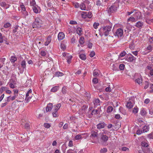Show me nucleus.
Here are the masks:
<instances>
[{
    "label": "nucleus",
    "instance_id": "1",
    "mask_svg": "<svg viewBox=\"0 0 153 153\" xmlns=\"http://www.w3.org/2000/svg\"><path fill=\"white\" fill-rule=\"evenodd\" d=\"M112 26V24L110 23L109 25L102 27V30L105 36H107L108 35L111 31Z\"/></svg>",
    "mask_w": 153,
    "mask_h": 153
},
{
    "label": "nucleus",
    "instance_id": "2",
    "mask_svg": "<svg viewBox=\"0 0 153 153\" xmlns=\"http://www.w3.org/2000/svg\"><path fill=\"white\" fill-rule=\"evenodd\" d=\"M33 28H37L41 27V24L40 22V19L38 18L35 19V22L32 25Z\"/></svg>",
    "mask_w": 153,
    "mask_h": 153
},
{
    "label": "nucleus",
    "instance_id": "3",
    "mask_svg": "<svg viewBox=\"0 0 153 153\" xmlns=\"http://www.w3.org/2000/svg\"><path fill=\"white\" fill-rule=\"evenodd\" d=\"M117 10V7L115 4H112L108 10V12L109 14L115 12Z\"/></svg>",
    "mask_w": 153,
    "mask_h": 153
},
{
    "label": "nucleus",
    "instance_id": "4",
    "mask_svg": "<svg viewBox=\"0 0 153 153\" xmlns=\"http://www.w3.org/2000/svg\"><path fill=\"white\" fill-rule=\"evenodd\" d=\"M82 17L84 18H91L92 16V14L90 12H84L83 11L82 13Z\"/></svg>",
    "mask_w": 153,
    "mask_h": 153
},
{
    "label": "nucleus",
    "instance_id": "5",
    "mask_svg": "<svg viewBox=\"0 0 153 153\" xmlns=\"http://www.w3.org/2000/svg\"><path fill=\"white\" fill-rule=\"evenodd\" d=\"M123 30L121 28L117 29L114 34L115 36H117L118 37H121L123 36Z\"/></svg>",
    "mask_w": 153,
    "mask_h": 153
},
{
    "label": "nucleus",
    "instance_id": "6",
    "mask_svg": "<svg viewBox=\"0 0 153 153\" xmlns=\"http://www.w3.org/2000/svg\"><path fill=\"white\" fill-rule=\"evenodd\" d=\"M136 58H135L131 54L129 53L127 56H126V59L129 62H132L135 60Z\"/></svg>",
    "mask_w": 153,
    "mask_h": 153
},
{
    "label": "nucleus",
    "instance_id": "7",
    "mask_svg": "<svg viewBox=\"0 0 153 153\" xmlns=\"http://www.w3.org/2000/svg\"><path fill=\"white\" fill-rule=\"evenodd\" d=\"M80 7L81 9L82 10H88L91 9V7L89 6L87 7L86 6V4L83 3L81 4Z\"/></svg>",
    "mask_w": 153,
    "mask_h": 153
},
{
    "label": "nucleus",
    "instance_id": "8",
    "mask_svg": "<svg viewBox=\"0 0 153 153\" xmlns=\"http://www.w3.org/2000/svg\"><path fill=\"white\" fill-rule=\"evenodd\" d=\"M100 140L102 142L105 143L108 140V137L105 135L102 134L101 135Z\"/></svg>",
    "mask_w": 153,
    "mask_h": 153
},
{
    "label": "nucleus",
    "instance_id": "9",
    "mask_svg": "<svg viewBox=\"0 0 153 153\" xmlns=\"http://www.w3.org/2000/svg\"><path fill=\"white\" fill-rule=\"evenodd\" d=\"M61 105V103H58L57 105H54V109L53 111H54V112H56L59 110V109L60 108Z\"/></svg>",
    "mask_w": 153,
    "mask_h": 153
},
{
    "label": "nucleus",
    "instance_id": "10",
    "mask_svg": "<svg viewBox=\"0 0 153 153\" xmlns=\"http://www.w3.org/2000/svg\"><path fill=\"white\" fill-rule=\"evenodd\" d=\"M142 77L140 75H139V77L135 80L136 82L138 84L140 85V84H142Z\"/></svg>",
    "mask_w": 153,
    "mask_h": 153
},
{
    "label": "nucleus",
    "instance_id": "11",
    "mask_svg": "<svg viewBox=\"0 0 153 153\" xmlns=\"http://www.w3.org/2000/svg\"><path fill=\"white\" fill-rule=\"evenodd\" d=\"M53 107L52 103H49L47 105L46 108V111L47 112L50 111H51Z\"/></svg>",
    "mask_w": 153,
    "mask_h": 153
},
{
    "label": "nucleus",
    "instance_id": "12",
    "mask_svg": "<svg viewBox=\"0 0 153 153\" xmlns=\"http://www.w3.org/2000/svg\"><path fill=\"white\" fill-rule=\"evenodd\" d=\"M143 25V22L140 21H138L137 22L135 25L136 27L139 28H141L142 27Z\"/></svg>",
    "mask_w": 153,
    "mask_h": 153
},
{
    "label": "nucleus",
    "instance_id": "13",
    "mask_svg": "<svg viewBox=\"0 0 153 153\" xmlns=\"http://www.w3.org/2000/svg\"><path fill=\"white\" fill-rule=\"evenodd\" d=\"M58 37L59 40H62L64 38L65 35L63 33L60 32L58 35Z\"/></svg>",
    "mask_w": 153,
    "mask_h": 153
},
{
    "label": "nucleus",
    "instance_id": "14",
    "mask_svg": "<svg viewBox=\"0 0 153 153\" xmlns=\"http://www.w3.org/2000/svg\"><path fill=\"white\" fill-rule=\"evenodd\" d=\"M33 9L34 13H38L40 12V9L36 7V6H34L33 7Z\"/></svg>",
    "mask_w": 153,
    "mask_h": 153
},
{
    "label": "nucleus",
    "instance_id": "15",
    "mask_svg": "<svg viewBox=\"0 0 153 153\" xmlns=\"http://www.w3.org/2000/svg\"><path fill=\"white\" fill-rule=\"evenodd\" d=\"M0 6L1 7H4L6 9L9 7V5L8 4H7L4 2H2L0 3Z\"/></svg>",
    "mask_w": 153,
    "mask_h": 153
},
{
    "label": "nucleus",
    "instance_id": "16",
    "mask_svg": "<svg viewBox=\"0 0 153 153\" xmlns=\"http://www.w3.org/2000/svg\"><path fill=\"white\" fill-rule=\"evenodd\" d=\"M51 40V36H48L47 38V41L45 43V45L46 46L48 45L49 43H50Z\"/></svg>",
    "mask_w": 153,
    "mask_h": 153
},
{
    "label": "nucleus",
    "instance_id": "17",
    "mask_svg": "<svg viewBox=\"0 0 153 153\" xmlns=\"http://www.w3.org/2000/svg\"><path fill=\"white\" fill-rule=\"evenodd\" d=\"M59 88V86H55L51 89V91L52 92H55L57 91V90Z\"/></svg>",
    "mask_w": 153,
    "mask_h": 153
},
{
    "label": "nucleus",
    "instance_id": "18",
    "mask_svg": "<svg viewBox=\"0 0 153 153\" xmlns=\"http://www.w3.org/2000/svg\"><path fill=\"white\" fill-rule=\"evenodd\" d=\"M105 125L104 123H99L97 126V128L99 129L102 128H103Z\"/></svg>",
    "mask_w": 153,
    "mask_h": 153
},
{
    "label": "nucleus",
    "instance_id": "19",
    "mask_svg": "<svg viewBox=\"0 0 153 153\" xmlns=\"http://www.w3.org/2000/svg\"><path fill=\"white\" fill-rule=\"evenodd\" d=\"M98 136V134L96 132L94 131H92L91 133V134L90 136V137H97Z\"/></svg>",
    "mask_w": 153,
    "mask_h": 153
},
{
    "label": "nucleus",
    "instance_id": "20",
    "mask_svg": "<svg viewBox=\"0 0 153 153\" xmlns=\"http://www.w3.org/2000/svg\"><path fill=\"white\" fill-rule=\"evenodd\" d=\"M126 106L128 108L130 109L132 108L133 105L131 102H128L126 103Z\"/></svg>",
    "mask_w": 153,
    "mask_h": 153
},
{
    "label": "nucleus",
    "instance_id": "21",
    "mask_svg": "<svg viewBox=\"0 0 153 153\" xmlns=\"http://www.w3.org/2000/svg\"><path fill=\"white\" fill-rule=\"evenodd\" d=\"M140 114L142 116H144L146 115V112L144 108H142L141 109Z\"/></svg>",
    "mask_w": 153,
    "mask_h": 153
},
{
    "label": "nucleus",
    "instance_id": "22",
    "mask_svg": "<svg viewBox=\"0 0 153 153\" xmlns=\"http://www.w3.org/2000/svg\"><path fill=\"white\" fill-rule=\"evenodd\" d=\"M149 129V127L148 126H145L143 128V132H147Z\"/></svg>",
    "mask_w": 153,
    "mask_h": 153
},
{
    "label": "nucleus",
    "instance_id": "23",
    "mask_svg": "<svg viewBox=\"0 0 153 153\" xmlns=\"http://www.w3.org/2000/svg\"><path fill=\"white\" fill-rule=\"evenodd\" d=\"M52 0H48L47 1V4L49 7H53Z\"/></svg>",
    "mask_w": 153,
    "mask_h": 153
},
{
    "label": "nucleus",
    "instance_id": "24",
    "mask_svg": "<svg viewBox=\"0 0 153 153\" xmlns=\"http://www.w3.org/2000/svg\"><path fill=\"white\" fill-rule=\"evenodd\" d=\"M76 31L77 33L80 36L82 34L81 32H82V30L81 28L79 27L77 28Z\"/></svg>",
    "mask_w": 153,
    "mask_h": 153
},
{
    "label": "nucleus",
    "instance_id": "25",
    "mask_svg": "<svg viewBox=\"0 0 153 153\" xmlns=\"http://www.w3.org/2000/svg\"><path fill=\"white\" fill-rule=\"evenodd\" d=\"M63 75V74L62 72H56L55 73V75L56 76L59 77L62 76Z\"/></svg>",
    "mask_w": 153,
    "mask_h": 153
},
{
    "label": "nucleus",
    "instance_id": "26",
    "mask_svg": "<svg viewBox=\"0 0 153 153\" xmlns=\"http://www.w3.org/2000/svg\"><path fill=\"white\" fill-rule=\"evenodd\" d=\"M113 110L112 107L109 106H108L107 109V112L108 113L111 112Z\"/></svg>",
    "mask_w": 153,
    "mask_h": 153
},
{
    "label": "nucleus",
    "instance_id": "27",
    "mask_svg": "<svg viewBox=\"0 0 153 153\" xmlns=\"http://www.w3.org/2000/svg\"><path fill=\"white\" fill-rule=\"evenodd\" d=\"M100 102V100L98 99H97L94 100L93 102L95 105H97L99 104Z\"/></svg>",
    "mask_w": 153,
    "mask_h": 153
},
{
    "label": "nucleus",
    "instance_id": "28",
    "mask_svg": "<svg viewBox=\"0 0 153 153\" xmlns=\"http://www.w3.org/2000/svg\"><path fill=\"white\" fill-rule=\"evenodd\" d=\"M83 134H78L76 135L74 138L76 140H79L82 139V136L81 135H82Z\"/></svg>",
    "mask_w": 153,
    "mask_h": 153
},
{
    "label": "nucleus",
    "instance_id": "29",
    "mask_svg": "<svg viewBox=\"0 0 153 153\" xmlns=\"http://www.w3.org/2000/svg\"><path fill=\"white\" fill-rule=\"evenodd\" d=\"M67 91V88L66 87H63L62 88V92L64 94H65L66 93Z\"/></svg>",
    "mask_w": 153,
    "mask_h": 153
},
{
    "label": "nucleus",
    "instance_id": "30",
    "mask_svg": "<svg viewBox=\"0 0 153 153\" xmlns=\"http://www.w3.org/2000/svg\"><path fill=\"white\" fill-rule=\"evenodd\" d=\"M17 59V58L16 56H12L11 57L10 60L11 62H14L16 61Z\"/></svg>",
    "mask_w": 153,
    "mask_h": 153
},
{
    "label": "nucleus",
    "instance_id": "31",
    "mask_svg": "<svg viewBox=\"0 0 153 153\" xmlns=\"http://www.w3.org/2000/svg\"><path fill=\"white\" fill-rule=\"evenodd\" d=\"M79 58L85 60L86 59V56L83 54H81L79 55Z\"/></svg>",
    "mask_w": 153,
    "mask_h": 153
},
{
    "label": "nucleus",
    "instance_id": "32",
    "mask_svg": "<svg viewBox=\"0 0 153 153\" xmlns=\"http://www.w3.org/2000/svg\"><path fill=\"white\" fill-rule=\"evenodd\" d=\"M22 67L23 68H25L26 67V62L25 60H23L21 62V64Z\"/></svg>",
    "mask_w": 153,
    "mask_h": 153
},
{
    "label": "nucleus",
    "instance_id": "33",
    "mask_svg": "<svg viewBox=\"0 0 153 153\" xmlns=\"http://www.w3.org/2000/svg\"><path fill=\"white\" fill-rule=\"evenodd\" d=\"M138 111V108L137 107H135L132 110V112L134 114L137 113Z\"/></svg>",
    "mask_w": 153,
    "mask_h": 153
},
{
    "label": "nucleus",
    "instance_id": "34",
    "mask_svg": "<svg viewBox=\"0 0 153 153\" xmlns=\"http://www.w3.org/2000/svg\"><path fill=\"white\" fill-rule=\"evenodd\" d=\"M93 75L95 77H97L99 76V74L97 70H94L93 72Z\"/></svg>",
    "mask_w": 153,
    "mask_h": 153
},
{
    "label": "nucleus",
    "instance_id": "35",
    "mask_svg": "<svg viewBox=\"0 0 153 153\" xmlns=\"http://www.w3.org/2000/svg\"><path fill=\"white\" fill-rule=\"evenodd\" d=\"M30 94L28 92L27 93L26 95V98L25 99V101H26V103H27L29 102V96Z\"/></svg>",
    "mask_w": 153,
    "mask_h": 153
},
{
    "label": "nucleus",
    "instance_id": "36",
    "mask_svg": "<svg viewBox=\"0 0 153 153\" xmlns=\"http://www.w3.org/2000/svg\"><path fill=\"white\" fill-rule=\"evenodd\" d=\"M19 27V26L18 25H16L14 27V29L13 30V32L14 33H15L17 31V30L18 29V28Z\"/></svg>",
    "mask_w": 153,
    "mask_h": 153
},
{
    "label": "nucleus",
    "instance_id": "37",
    "mask_svg": "<svg viewBox=\"0 0 153 153\" xmlns=\"http://www.w3.org/2000/svg\"><path fill=\"white\" fill-rule=\"evenodd\" d=\"M107 149L106 148L101 149L100 152V153H105L107 152Z\"/></svg>",
    "mask_w": 153,
    "mask_h": 153
},
{
    "label": "nucleus",
    "instance_id": "38",
    "mask_svg": "<svg viewBox=\"0 0 153 153\" xmlns=\"http://www.w3.org/2000/svg\"><path fill=\"white\" fill-rule=\"evenodd\" d=\"M11 25L10 23L7 22L4 24V27L5 28H7L10 27Z\"/></svg>",
    "mask_w": 153,
    "mask_h": 153
},
{
    "label": "nucleus",
    "instance_id": "39",
    "mask_svg": "<svg viewBox=\"0 0 153 153\" xmlns=\"http://www.w3.org/2000/svg\"><path fill=\"white\" fill-rule=\"evenodd\" d=\"M141 145L143 147H147L149 146L148 144L144 141L142 142Z\"/></svg>",
    "mask_w": 153,
    "mask_h": 153
},
{
    "label": "nucleus",
    "instance_id": "40",
    "mask_svg": "<svg viewBox=\"0 0 153 153\" xmlns=\"http://www.w3.org/2000/svg\"><path fill=\"white\" fill-rule=\"evenodd\" d=\"M84 39L83 37H81L79 40V42L80 44H83L84 43Z\"/></svg>",
    "mask_w": 153,
    "mask_h": 153
},
{
    "label": "nucleus",
    "instance_id": "41",
    "mask_svg": "<svg viewBox=\"0 0 153 153\" xmlns=\"http://www.w3.org/2000/svg\"><path fill=\"white\" fill-rule=\"evenodd\" d=\"M30 4L32 6H34L36 4V2L35 0H30Z\"/></svg>",
    "mask_w": 153,
    "mask_h": 153
},
{
    "label": "nucleus",
    "instance_id": "42",
    "mask_svg": "<svg viewBox=\"0 0 153 153\" xmlns=\"http://www.w3.org/2000/svg\"><path fill=\"white\" fill-rule=\"evenodd\" d=\"M98 113V111L97 109H94L92 111L91 114L92 115Z\"/></svg>",
    "mask_w": 153,
    "mask_h": 153
},
{
    "label": "nucleus",
    "instance_id": "43",
    "mask_svg": "<svg viewBox=\"0 0 153 153\" xmlns=\"http://www.w3.org/2000/svg\"><path fill=\"white\" fill-rule=\"evenodd\" d=\"M72 58V56H70L67 57V62L68 64H70L71 62Z\"/></svg>",
    "mask_w": 153,
    "mask_h": 153
},
{
    "label": "nucleus",
    "instance_id": "44",
    "mask_svg": "<svg viewBox=\"0 0 153 153\" xmlns=\"http://www.w3.org/2000/svg\"><path fill=\"white\" fill-rule=\"evenodd\" d=\"M147 69L149 70L150 71H151L153 69V64L147 66Z\"/></svg>",
    "mask_w": 153,
    "mask_h": 153
},
{
    "label": "nucleus",
    "instance_id": "45",
    "mask_svg": "<svg viewBox=\"0 0 153 153\" xmlns=\"http://www.w3.org/2000/svg\"><path fill=\"white\" fill-rule=\"evenodd\" d=\"M125 65L123 64H121L119 65V68L121 70H123L125 67Z\"/></svg>",
    "mask_w": 153,
    "mask_h": 153
},
{
    "label": "nucleus",
    "instance_id": "46",
    "mask_svg": "<svg viewBox=\"0 0 153 153\" xmlns=\"http://www.w3.org/2000/svg\"><path fill=\"white\" fill-rule=\"evenodd\" d=\"M99 25V24L98 23L95 22L93 24V27L94 28L96 29L97 28L98 26Z\"/></svg>",
    "mask_w": 153,
    "mask_h": 153
},
{
    "label": "nucleus",
    "instance_id": "47",
    "mask_svg": "<svg viewBox=\"0 0 153 153\" xmlns=\"http://www.w3.org/2000/svg\"><path fill=\"white\" fill-rule=\"evenodd\" d=\"M52 115L53 117H57L58 116V113L56 112H54V111H53Z\"/></svg>",
    "mask_w": 153,
    "mask_h": 153
},
{
    "label": "nucleus",
    "instance_id": "48",
    "mask_svg": "<svg viewBox=\"0 0 153 153\" xmlns=\"http://www.w3.org/2000/svg\"><path fill=\"white\" fill-rule=\"evenodd\" d=\"M126 54V51H125L121 52L120 55V56L121 57H123Z\"/></svg>",
    "mask_w": 153,
    "mask_h": 153
},
{
    "label": "nucleus",
    "instance_id": "49",
    "mask_svg": "<svg viewBox=\"0 0 153 153\" xmlns=\"http://www.w3.org/2000/svg\"><path fill=\"white\" fill-rule=\"evenodd\" d=\"M44 126L45 127L47 128H49L51 126L50 124L48 123H45L44 124Z\"/></svg>",
    "mask_w": 153,
    "mask_h": 153
},
{
    "label": "nucleus",
    "instance_id": "50",
    "mask_svg": "<svg viewBox=\"0 0 153 153\" xmlns=\"http://www.w3.org/2000/svg\"><path fill=\"white\" fill-rule=\"evenodd\" d=\"M40 55L42 56H45L46 55V53L44 51H42L40 53Z\"/></svg>",
    "mask_w": 153,
    "mask_h": 153
},
{
    "label": "nucleus",
    "instance_id": "51",
    "mask_svg": "<svg viewBox=\"0 0 153 153\" xmlns=\"http://www.w3.org/2000/svg\"><path fill=\"white\" fill-rule=\"evenodd\" d=\"M98 79L97 78H95L93 80V82L94 83L96 84L98 82Z\"/></svg>",
    "mask_w": 153,
    "mask_h": 153
},
{
    "label": "nucleus",
    "instance_id": "52",
    "mask_svg": "<svg viewBox=\"0 0 153 153\" xmlns=\"http://www.w3.org/2000/svg\"><path fill=\"white\" fill-rule=\"evenodd\" d=\"M148 137L149 139H153V133H151L149 134Z\"/></svg>",
    "mask_w": 153,
    "mask_h": 153
},
{
    "label": "nucleus",
    "instance_id": "53",
    "mask_svg": "<svg viewBox=\"0 0 153 153\" xmlns=\"http://www.w3.org/2000/svg\"><path fill=\"white\" fill-rule=\"evenodd\" d=\"M13 91L14 93V95L17 96L18 95V93L19 91L17 89H14L13 90Z\"/></svg>",
    "mask_w": 153,
    "mask_h": 153
},
{
    "label": "nucleus",
    "instance_id": "54",
    "mask_svg": "<svg viewBox=\"0 0 153 153\" xmlns=\"http://www.w3.org/2000/svg\"><path fill=\"white\" fill-rule=\"evenodd\" d=\"M3 42V37L2 34L0 32V43Z\"/></svg>",
    "mask_w": 153,
    "mask_h": 153
},
{
    "label": "nucleus",
    "instance_id": "55",
    "mask_svg": "<svg viewBox=\"0 0 153 153\" xmlns=\"http://www.w3.org/2000/svg\"><path fill=\"white\" fill-rule=\"evenodd\" d=\"M150 88V92L151 93H153V84L151 85Z\"/></svg>",
    "mask_w": 153,
    "mask_h": 153
},
{
    "label": "nucleus",
    "instance_id": "56",
    "mask_svg": "<svg viewBox=\"0 0 153 153\" xmlns=\"http://www.w3.org/2000/svg\"><path fill=\"white\" fill-rule=\"evenodd\" d=\"M95 55V53L94 51H92L89 54L90 57H93Z\"/></svg>",
    "mask_w": 153,
    "mask_h": 153
},
{
    "label": "nucleus",
    "instance_id": "57",
    "mask_svg": "<svg viewBox=\"0 0 153 153\" xmlns=\"http://www.w3.org/2000/svg\"><path fill=\"white\" fill-rule=\"evenodd\" d=\"M100 1L99 0H97L96 2V5L97 6H100L102 5Z\"/></svg>",
    "mask_w": 153,
    "mask_h": 153
},
{
    "label": "nucleus",
    "instance_id": "58",
    "mask_svg": "<svg viewBox=\"0 0 153 153\" xmlns=\"http://www.w3.org/2000/svg\"><path fill=\"white\" fill-rule=\"evenodd\" d=\"M135 20V18L133 17H130L128 19V21H134Z\"/></svg>",
    "mask_w": 153,
    "mask_h": 153
},
{
    "label": "nucleus",
    "instance_id": "59",
    "mask_svg": "<svg viewBox=\"0 0 153 153\" xmlns=\"http://www.w3.org/2000/svg\"><path fill=\"white\" fill-rule=\"evenodd\" d=\"M69 23L71 25H76L77 24V22L76 21H71Z\"/></svg>",
    "mask_w": 153,
    "mask_h": 153
},
{
    "label": "nucleus",
    "instance_id": "60",
    "mask_svg": "<svg viewBox=\"0 0 153 153\" xmlns=\"http://www.w3.org/2000/svg\"><path fill=\"white\" fill-rule=\"evenodd\" d=\"M68 145L70 147H72L73 146V141L72 140H70L69 141Z\"/></svg>",
    "mask_w": 153,
    "mask_h": 153
},
{
    "label": "nucleus",
    "instance_id": "61",
    "mask_svg": "<svg viewBox=\"0 0 153 153\" xmlns=\"http://www.w3.org/2000/svg\"><path fill=\"white\" fill-rule=\"evenodd\" d=\"M21 8L22 10L24 12L26 11V9L25 7V6L24 5H22L21 6Z\"/></svg>",
    "mask_w": 153,
    "mask_h": 153
},
{
    "label": "nucleus",
    "instance_id": "62",
    "mask_svg": "<svg viewBox=\"0 0 153 153\" xmlns=\"http://www.w3.org/2000/svg\"><path fill=\"white\" fill-rule=\"evenodd\" d=\"M152 49V47L150 45H149L147 48V50H149L150 51H151Z\"/></svg>",
    "mask_w": 153,
    "mask_h": 153
},
{
    "label": "nucleus",
    "instance_id": "63",
    "mask_svg": "<svg viewBox=\"0 0 153 153\" xmlns=\"http://www.w3.org/2000/svg\"><path fill=\"white\" fill-rule=\"evenodd\" d=\"M88 108V106L86 105H83V107L82 108V109L84 110H85Z\"/></svg>",
    "mask_w": 153,
    "mask_h": 153
},
{
    "label": "nucleus",
    "instance_id": "64",
    "mask_svg": "<svg viewBox=\"0 0 153 153\" xmlns=\"http://www.w3.org/2000/svg\"><path fill=\"white\" fill-rule=\"evenodd\" d=\"M149 40L151 43L153 44V36L150 37L149 39Z\"/></svg>",
    "mask_w": 153,
    "mask_h": 153
}]
</instances>
